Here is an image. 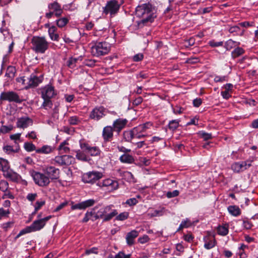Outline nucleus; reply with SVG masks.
Here are the masks:
<instances>
[{
	"label": "nucleus",
	"instance_id": "obj_1",
	"mask_svg": "<svg viewBox=\"0 0 258 258\" xmlns=\"http://www.w3.org/2000/svg\"><path fill=\"white\" fill-rule=\"evenodd\" d=\"M154 11V8L150 4H144L137 7L136 15L141 19L137 22L139 27H143L153 22L156 17Z\"/></svg>",
	"mask_w": 258,
	"mask_h": 258
},
{
	"label": "nucleus",
	"instance_id": "obj_2",
	"mask_svg": "<svg viewBox=\"0 0 258 258\" xmlns=\"http://www.w3.org/2000/svg\"><path fill=\"white\" fill-rule=\"evenodd\" d=\"M31 42L32 49L37 53H44L49 46V43L44 36H33Z\"/></svg>",
	"mask_w": 258,
	"mask_h": 258
},
{
	"label": "nucleus",
	"instance_id": "obj_3",
	"mask_svg": "<svg viewBox=\"0 0 258 258\" xmlns=\"http://www.w3.org/2000/svg\"><path fill=\"white\" fill-rule=\"evenodd\" d=\"M91 45V53L95 56L104 55L110 50V45L106 42H96Z\"/></svg>",
	"mask_w": 258,
	"mask_h": 258
},
{
	"label": "nucleus",
	"instance_id": "obj_4",
	"mask_svg": "<svg viewBox=\"0 0 258 258\" xmlns=\"http://www.w3.org/2000/svg\"><path fill=\"white\" fill-rule=\"evenodd\" d=\"M112 205L107 206L100 209L97 211L99 218H103L104 222L110 220L117 214L116 210L112 209Z\"/></svg>",
	"mask_w": 258,
	"mask_h": 258
},
{
	"label": "nucleus",
	"instance_id": "obj_5",
	"mask_svg": "<svg viewBox=\"0 0 258 258\" xmlns=\"http://www.w3.org/2000/svg\"><path fill=\"white\" fill-rule=\"evenodd\" d=\"M120 6L121 4L117 0L109 1L103 8V12L105 15L110 14L111 16H114L118 13Z\"/></svg>",
	"mask_w": 258,
	"mask_h": 258
},
{
	"label": "nucleus",
	"instance_id": "obj_6",
	"mask_svg": "<svg viewBox=\"0 0 258 258\" xmlns=\"http://www.w3.org/2000/svg\"><path fill=\"white\" fill-rule=\"evenodd\" d=\"M32 175L35 183L40 186H47L50 183L49 178L44 173L35 172Z\"/></svg>",
	"mask_w": 258,
	"mask_h": 258
},
{
	"label": "nucleus",
	"instance_id": "obj_7",
	"mask_svg": "<svg viewBox=\"0 0 258 258\" xmlns=\"http://www.w3.org/2000/svg\"><path fill=\"white\" fill-rule=\"evenodd\" d=\"M0 100L15 102L18 103H20L22 101L18 94L13 91L2 92L0 95Z\"/></svg>",
	"mask_w": 258,
	"mask_h": 258
},
{
	"label": "nucleus",
	"instance_id": "obj_8",
	"mask_svg": "<svg viewBox=\"0 0 258 258\" xmlns=\"http://www.w3.org/2000/svg\"><path fill=\"white\" fill-rule=\"evenodd\" d=\"M97 185L100 187L105 188V189L108 191H112L117 189L118 187V182L110 178L104 179L102 181H99Z\"/></svg>",
	"mask_w": 258,
	"mask_h": 258
},
{
	"label": "nucleus",
	"instance_id": "obj_9",
	"mask_svg": "<svg viewBox=\"0 0 258 258\" xmlns=\"http://www.w3.org/2000/svg\"><path fill=\"white\" fill-rule=\"evenodd\" d=\"M102 174L99 172H90L84 174L82 177L83 181L85 183H93L101 178Z\"/></svg>",
	"mask_w": 258,
	"mask_h": 258
},
{
	"label": "nucleus",
	"instance_id": "obj_10",
	"mask_svg": "<svg viewBox=\"0 0 258 258\" xmlns=\"http://www.w3.org/2000/svg\"><path fill=\"white\" fill-rule=\"evenodd\" d=\"M43 171L49 178V180L57 179L59 177V170L54 166H46L43 168Z\"/></svg>",
	"mask_w": 258,
	"mask_h": 258
},
{
	"label": "nucleus",
	"instance_id": "obj_11",
	"mask_svg": "<svg viewBox=\"0 0 258 258\" xmlns=\"http://www.w3.org/2000/svg\"><path fill=\"white\" fill-rule=\"evenodd\" d=\"M80 146L82 150L92 156L99 155L100 153V151L98 147H91L88 144L85 143L83 141H80Z\"/></svg>",
	"mask_w": 258,
	"mask_h": 258
},
{
	"label": "nucleus",
	"instance_id": "obj_12",
	"mask_svg": "<svg viewBox=\"0 0 258 258\" xmlns=\"http://www.w3.org/2000/svg\"><path fill=\"white\" fill-rule=\"evenodd\" d=\"M51 218V216H47L44 218L34 221L30 226L32 232L39 231L42 229L48 221Z\"/></svg>",
	"mask_w": 258,
	"mask_h": 258
},
{
	"label": "nucleus",
	"instance_id": "obj_13",
	"mask_svg": "<svg viewBox=\"0 0 258 258\" xmlns=\"http://www.w3.org/2000/svg\"><path fill=\"white\" fill-rule=\"evenodd\" d=\"M41 97L45 98H52L56 95L54 87L47 85L41 89Z\"/></svg>",
	"mask_w": 258,
	"mask_h": 258
},
{
	"label": "nucleus",
	"instance_id": "obj_14",
	"mask_svg": "<svg viewBox=\"0 0 258 258\" xmlns=\"http://www.w3.org/2000/svg\"><path fill=\"white\" fill-rule=\"evenodd\" d=\"M73 160V158L72 156L65 155L55 157L54 161L60 165H68L72 163Z\"/></svg>",
	"mask_w": 258,
	"mask_h": 258
},
{
	"label": "nucleus",
	"instance_id": "obj_15",
	"mask_svg": "<svg viewBox=\"0 0 258 258\" xmlns=\"http://www.w3.org/2000/svg\"><path fill=\"white\" fill-rule=\"evenodd\" d=\"M95 201L94 200L89 199L73 205L71 209L73 210L76 209L85 210L87 208L92 206L95 204Z\"/></svg>",
	"mask_w": 258,
	"mask_h": 258
},
{
	"label": "nucleus",
	"instance_id": "obj_16",
	"mask_svg": "<svg viewBox=\"0 0 258 258\" xmlns=\"http://www.w3.org/2000/svg\"><path fill=\"white\" fill-rule=\"evenodd\" d=\"M104 111L105 109L103 107H96L91 112L90 117L98 120L105 115Z\"/></svg>",
	"mask_w": 258,
	"mask_h": 258
},
{
	"label": "nucleus",
	"instance_id": "obj_17",
	"mask_svg": "<svg viewBox=\"0 0 258 258\" xmlns=\"http://www.w3.org/2000/svg\"><path fill=\"white\" fill-rule=\"evenodd\" d=\"M33 124L32 120L28 117H23L18 118L17 126L19 128H25Z\"/></svg>",
	"mask_w": 258,
	"mask_h": 258
},
{
	"label": "nucleus",
	"instance_id": "obj_18",
	"mask_svg": "<svg viewBox=\"0 0 258 258\" xmlns=\"http://www.w3.org/2000/svg\"><path fill=\"white\" fill-rule=\"evenodd\" d=\"M48 8L49 11H52L54 13L56 17L60 16L62 13L63 10L61 9V6L56 2H54L49 4L48 5Z\"/></svg>",
	"mask_w": 258,
	"mask_h": 258
},
{
	"label": "nucleus",
	"instance_id": "obj_19",
	"mask_svg": "<svg viewBox=\"0 0 258 258\" xmlns=\"http://www.w3.org/2000/svg\"><path fill=\"white\" fill-rule=\"evenodd\" d=\"M127 122L126 119L119 118L115 120L113 123L114 131L119 133L125 126Z\"/></svg>",
	"mask_w": 258,
	"mask_h": 258
},
{
	"label": "nucleus",
	"instance_id": "obj_20",
	"mask_svg": "<svg viewBox=\"0 0 258 258\" xmlns=\"http://www.w3.org/2000/svg\"><path fill=\"white\" fill-rule=\"evenodd\" d=\"M114 130L111 126H106L104 127L102 132V137L105 142H109L113 137Z\"/></svg>",
	"mask_w": 258,
	"mask_h": 258
},
{
	"label": "nucleus",
	"instance_id": "obj_21",
	"mask_svg": "<svg viewBox=\"0 0 258 258\" xmlns=\"http://www.w3.org/2000/svg\"><path fill=\"white\" fill-rule=\"evenodd\" d=\"M27 86H25L26 89L36 87L41 82L40 79L33 74L29 78H27Z\"/></svg>",
	"mask_w": 258,
	"mask_h": 258
},
{
	"label": "nucleus",
	"instance_id": "obj_22",
	"mask_svg": "<svg viewBox=\"0 0 258 258\" xmlns=\"http://www.w3.org/2000/svg\"><path fill=\"white\" fill-rule=\"evenodd\" d=\"M3 175L6 178H9L13 181H18L20 177L19 175L17 173L12 170H10V168L3 174Z\"/></svg>",
	"mask_w": 258,
	"mask_h": 258
},
{
	"label": "nucleus",
	"instance_id": "obj_23",
	"mask_svg": "<svg viewBox=\"0 0 258 258\" xmlns=\"http://www.w3.org/2000/svg\"><path fill=\"white\" fill-rule=\"evenodd\" d=\"M138 235L139 232L135 230L128 232L126 236L127 243L130 245H133L134 243V239L138 236Z\"/></svg>",
	"mask_w": 258,
	"mask_h": 258
},
{
	"label": "nucleus",
	"instance_id": "obj_24",
	"mask_svg": "<svg viewBox=\"0 0 258 258\" xmlns=\"http://www.w3.org/2000/svg\"><path fill=\"white\" fill-rule=\"evenodd\" d=\"M57 28L53 26L50 27L48 31L49 37L52 40L58 41L59 35L56 33Z\"/></svg>",
	"mask_w": 258,
	"mask_h": 258
},
{
	"label": "nucleus",
	"instance_id": "obj_25",
	"mask_svg": "<svg viewBox=\"0 0 258 258\" xmlns=\"http://www.w3.org/2000/svg\"><path fill=\"white\" fill-rule=\"evenodd\" d=\"M136 130L134 128L133 130L123 132V138L126 142H131L132 140L135 138L136 134Z\"/></svg>",
	"mask_w": 258,
	"mask_h": 258
},
{
	"label": "nucleus",
	"instance_id": "obj_26",
	"mask_svg": "<svg viewBox=\"0 0 258 258\" xmlns=\"http://www.w3.org/2000/svg\"><path fill=\"white\" fill-rule=\"evenodd\" d=\"M121 162L127 164L133 163L135 161L134 157L128 154H124L119 158Z\"/></svg>",
	"mask_w": 258,
	"mask_h": 258
},
{
	"label": "nucleus",
	"instance_id": "obj_27",
	"mask_svg": "<svg viewBox=\"0 0 258 258\" xmlns=\"http://www.w3.org/2000/svg\"><path fill=\"white\" fill-rule=\"evenodd\" d=\"M54 150V148L48 145H44L41 148L37 149L36 150V152L37 153H41V154H49L51 153Z\"/></svg>",
	"mask_w": 258,
	"mask_h": 258
},
{
	"label": "nucleus",
	"instance_id": "obj_28",
	"mask_svg": "<svg viewBox=\"0 0 258 258\" xmlns=\"http://www.w3.org/2000/svg\"><path fill=\"white\" fill-rule=\"evenodd\" d=\"M228 211L231 215L235 217L241 214V210L237 206H229L228 207Z\"/></svg>",
	"mask_w": 258,
	"mask_h": 258
},
{
	"label": "nucleus",
	"instance_id": "obj_29",
	"mask_svg": "<svg viewBox=\"0 0 258 258\" xmlns=\"http://www.w3.org/2000/svg\"><path fill=\"white\" fill-rule=\"evenodd\" d=\"M152 126V123L151 122H147L144 124H140L134 128L136 130V131H138L139 133H144Z\"/></svg>",
	"mask_w": 258,
	"mask_h": 258
},
{
	"label": "nucleus",
	"instance_id": "obj_30",
	"mask_svg": "<svg viewBox=\"0 0 258 258\" xmlns=\"http://www.w3.org/2000/svg\"><path fill=\"white\" fill-rule=\"evenodd\" d=\"M10 167V164L8 160L0 158V170L3 172V174L5 173Z\"/></svg>",
	"mask_w": 258,
	"mask_h": 258
},
{
	"label": "nucleus",
	"instance_id": "obj_31",
	"mask_svg": "<svg viewBox=\"0 0 258 258\" xmlns=\"http://www.w3.org/2000/svg\"><path fill=\"white\" fill-rule=\"evenodd\" d=\"M69 145L67 141L62 142L58 148L60 154L67 153L70 151V148L68 147Z\"/></svg>",
	"mask_w": 258,
	"mask_h": 258
},
{
	"label": "nucleus",
	"instance_id": "obj_32",
	"mask_svg": "<svg viewBox=\"0 0 258 258\" xmlns=\"http://www.w3.org/2000/svg\"><path fill=\"white\" fill-rule=\"evenodd\" d=\"M228 225L226 224L218 226L217 228L218 234L222 236L226 235L228 233Z\"/></svg>",
	"mask_w": 258,
	"mask_h": 258
},
{
	"label": "nucleus",
	"instance_id": "obj_33",
	"mask_svg": "<svg viewBox=\"0 0 258 258\" xmlns=\"http://www.w3.org/2000/svg\"><path fill=\"white\" fill-rule=\"evenodd\" d=\"M85 151H81L80 150H77L76 152V158L77 159L79 160H81L83 161H87L88 160V158L86 156V154L84 153Z\"/></svg>",
	"mask_w": 258,
	"mask_h": 258
},
{
	"label": "nucleus",
	"instance_id": "obj_34",
	"mask_svg": "<svg viewBox=\"0 0 258 258\" xmlns=\"http://www.w3.org/2000/svg\"><path fill=\"white\" fill-rule=\"evenodd\" d=\"M93 2V0H83L81 4L82 8L85 10H90Z\"/></svg>",
	"mask_w": 258,
	"mask_h": 258
},
{
	"label": "nucleus",
	"instance_id": "obj_35",
	"mask_svg": "<svg viewBox=\"0 0 258 258\" xmlns=\"http://www.w3.org/2000/svg\"><path fill=\"white\" fill-rule=\"evenodd\" d=\"M43 99V102L42 104V107L44 108L45 109H47L48 108H50L52 106V102L51 101V98H42Z\"/></svg>",
	"mask_w": 258,
	"mask_h": 258
},
{
	"label": "nucleus",
	"instance_id": "obj_36",
	"mask_svg": "<svg viewBox=\"0 0 258 258\" xmlns=\"http://www.w3.org/2000/svg\"><path fill=\"white\" fill-rule=\"evenodd\" d=\"M244 52V50L242 48L237 47L232 52L231 54L232 57L236 58L243 54Z\"/></svg>",
	"mask_w": 258,
	"mask_h": 258
},
{
	"label": "nucleus",
	"instance_id": "obj_37",
	"mask_svg": "<svg viewBox=\"0 0 258 258\" xmlns=\"http://www.w3.org/2000/svg\"><path fill=\"white\" fill-rule=\"evenodd\" d=\"M79 59L81 60L80 57H78V58L71 57V58H70L67 61L68 66L71 69L75 68L76 66V63Z\"/></svg>",
	"mask_w": 258,
	"mask_h": 258
},
{
	"label": "nucleus",
	"instance_id": "obj_38",
	"mask_svg": "<svg viewBox=\"0 0 258 258\" xmlns=\"http://www.w3.org/2000/svg\"><path fill=\"white\" fill-rule=\"evenodd\" d=\"M15 69L13 67H9L7 70L6 76L10 79L15 77Z\"/></svg>",
	"mask_w": 258,
	"mask_h": 258
},
{
	"label": "nucleus",
	"instance_id": "obj_39",
	"mask_svg": "<svg viewBox=\"0 0 258 258\" xmlns=\"http://www.w3.org/2000/svg\"><path fill=\"white\" fill-rule=\"evenodd\" d=\"M98 206H96L94 208L91 209L90 211V213H92L91 214V220L93 221L96 220L98 219H99V216H98L97 213V209H98Z\"/></svg>",
	"mask_w": 258,
	"mask_h": 258
},
{
	"label": "nucleus",
	"instance_id": "obj_40",
	"mask_svg": "<svg viewBox=\"0 0 258 258\" xmlns=\"http://www.w3.org/2000/svg\"><path fill=\"white\" fill-rule=\"evenodd\" d=\"M179 125V120L177 119L172 120L169 123L168 126L169 129L174 131L175 130Z\"/></svg>",
	"mask_w": 258,
	"mask_h": 258
},
{
	"label": "nucleus",
	"instance_id": "obj_41",
	"mask_svg": "<svg viewBox=\"0 0 258 258\" xmlns=\"http://www.w3.org/2000/svg\"><path fill=\"white\" fill-rule=\"evenodd\" d=\"M24 147L25 149L28 152H31V151H34V150L36 151V150H37L36 149L35 146L34 144H33L32 143H29V142L25 143Z\"/></svg>",
	"mask_w": 258,
	"mask_h": 258
},
{
	"label": "nucleus",
	"instance_id": "obj_42",
	"mask_svg": "<svg viewBox=\"0 0 258 258\" xmlns=\"http://www.w3.org/2000/svg\"><path fill=\"white\" fill-rule=\"evenodd\" d=\"M8 189H9V183L6 180H1L0 181V190L3 192Z\"/></svg>",
	"mask_w": 258,
	"mask_h": 258
},
{
	"label": "nucleus",
	"instance_id": "obj_43",
	"mask_svg": "<svg viewBox=\"0 0 258 258\" xmlns=\"http://www.w3.org/2000/svg\"><path fill=\"white\" fill-rule=\"evenodd\" d=\"M4 151L7 154H10L13 153H16L19 151V149H14L11 146H6L3 148Z\"/></svg>",
	"mask_w": 258,
	"mask_h": 258
},
{
	"label": "nucleus",
	"instance_id": "obj_44",
	"mask_svg": "<svg viewBox=\"0 0 258 258\" xmlns=\"http://www.w3.org/2000/svg\"><path fill=\"white\" fill-rule=\"evenodd\" d=\"M69 20L67 18H62L56 21V24L59 27H63L68 22Z\"/></svg>",
	"mask_w": 258,
	"mask_h": 258
},
{
	"label": "nucleus",
	"instance_id": "obj_45",
	"mask_svg": "<svg viewBox=\"0 0 258 258\" xmlns=\"http://www.w3.org/2000/svg\"><path fill=\"white\" fill-rule=\"evenodd\" d=\"M45 202L44 200H41L40 201H38L35 203V211L33 214H35L43 205H44Z\"/></svg>",
	"mask_w": 258,
	"mask_h": 258
},
{
	"label": "nucleus",
	"instance_id": "obj_46",
	"mask_svg": "<svg viewBox=\"0 0 258 258\" xmlns=\"http://www.w3.org/2000/svg\"><path fill=\"white\" fill-rule=\"evenodd\" d=\"M123 176L129 182H135V178L132 173L128 171L123 172Z\"/></svg>",
	"mask_w": 258,
	"mask_h": 258
},
{
	"label": "nucleus",
	"instance_id": "obj_47",
	"mask_svg": "<svg viewBox=\"0 0 258 258\" xmlns=\"http://www.w3.org/2000/svg\"><path fill=\"white\" fill-rule=\"evenodd\" d=\"M32 232L30 226H28L26 228L22 229L20 231L19 234L16 236L15 239L19 238L22 235Z\"/></svg>",
	"mask_w": 258,
	"mask_h": 258
},
{
	"label": "nucleus",
	"instance_id": "obj_48",
	"mask_svg": "<svg viewBox=\"0 0 258 258\" xmlns=\"http://www.w3.org/2000/svg\"><path fill=\"white\" fill-rule=\"evenodd\" d=\"M236 45V42L231 39L228 40L225 43V47L227 50H230Z\"/></svg>",
	"mask_w": 258,
	"mask_h": 258
},
{
	"label": "nucleus",
	"instance_id": "obj_49",
	"mask_svg": "<svg viewBox=\"0 0 258 258\" xmlns=\"http://www.w3.org/2000/svg\"><path fill=\"white\" fill-rule=\"evenodd\" d=\"M216 244L215 239L210 240L209 241L205 242L204 246L206 249H209L214 247Z\"/></svg>",
	"mask_w": 258,
	"mask_h": 258
},
{
	"label": "nucleus",
	"instance_id": "obj_50",
	"mask_svg": "<svg viewBox=\"0 0 258 258\" xmlns=\"http://www.w3.org/2000/svg\"><path fill=\"white\" fill-rule=\"evenodd\" d=\"M163 210H164V209H162L160 210H156L154 211V212L153 213H148V215L151 217H156V216H161L163 215Z\"/></svg>",
	"mask_w": 258,
	"mask_h": 258
},
{
	"label": "nucleus",
	"instance_id": "obj_51",
	"mask_svg": "<svg viewBox=\"0 0 258 258\" xmlns=\"http://www.w3.org/2000/svg\"><path fill=\"white\" fill-rule=\"evenodd\" d=\"M3 192H4V194H3V195L2 196V199H7V198H9V199H14V195L10 191L9 189H7L6 191H4Z\"/></svg>",
	"mask_w": 258,
	"mask_h": 258
},
{
	"label": "nucleus",
	"instance_id": "obj_52",
	"mask_svg": "<svg viewBox=\"0 0 258 258\" xmlns=\"http://www.w3.org/2000/svg\"><path fill=\"white\" fill-rule=\"evenodd\" d=\"M69 122L70 124L72 125H76L77 124L80 122V120L77 116H73L69 118Z\"/></svg>",
	"mask_w": 258,
	"mask_h": 258
},
{
	"label": "nucleus",
	"instance_id": "obj_53",
	"mask_svg": "<svg viewBox=\"0 0 258 258\" xmlns=\"http://www.w3.org/2000/svg\"><path fill=\"white\" fill-rule=\"evenodd\" d=\"M96 61L94 59H86L84 61V64L90 67L95 66Z\"/></svg>",
	"mask_w": 258,
	"mask_h": 258
},
{
	"label": "nucleus",
	"instance_id": "obj_54",
	"mask_svg": "<svg viewBox=\"0 0 258 258\" xmlns=\"http://www.w3.org/2000/svg\"><path fill=\"white\" fill-rule=\"evenodd\" d=\"M179 192L178 190H174L173 191H168L166 194L168 198H171L178 196Z\"/></svg>",
	"mask_w": 258,
	"mask_h": 258
},
{
	"label": "nucleus",
	"instance_id": "obj_55",
	"mask_svg": "<svg viewBox=\"0 0 258 258\" xmlns=\"http://www.w3.org/2000/svg\"><path fill=\"white\" fill-rule=\"evenodd\" d=\"M128 216V214L127 212H123L120 213L119 215H118L116 219L117 220L122 221L127 218Z\"/></svg>",
	"mask_w": 258,
	"mask_h": 258
},
{
	"label": "nucleus",
	"instance_id": "obj_56",
	"mask_svg": "<svg viewBox=\"0 0 258 258\" xmlns=\"http://www.w3.org/2000/svg\"><path fill=\"white\" fill-rule=\"evenodd\" d=\"M240 162H236L231 165L232 169L235 172H240Z\"/></svg>",
	"mask_w": 258,
	"mask_h": 258
},
{
	"label": "nucleus",
	"instance_id": "obj_57",
	"mask_svg": "<svg viewBox=\"0 0 258 258\" xmlns=\"http://www.w3.org/2000/svg\"><path fill=\"white\" fill-rule=\"evenodd\" d=\"M10 212L9 210H5L3 208H0V217L1 218L3 217H8Z\"/></svg>",
	"mask_w": 258,
	"mask_h": 258
},
{
	"label": "nucleus",
	"instance_id": "obj_58",
	"mask_svg": "<svg viewBox=\"0 0 258 258\" xmlns=\"http://www.w3.org/2000/svg\"><path fill=\"white\" fill-rule=\"evenodd\" d=\"M14 224V221H10L6 222L5 223H4L3 225V228L6 230H8V229L11 228Z\"/></svg>",
	"mask_w": 258,
	"mask_h": 258
},
{
	"label": "nucleus",
	"instance_id": "obj_59",
	"mask_svg": "<svg viewBox=\"0 0 258 258\" xmlns=\"http://www.w3.org/2000/svg\"><path fill=\"white\" fill-rule=\"evenodd\" d=\"M201 136L205 141H207L212 138V135L211 134L202 132L200 134Z\"/></svg>",
	"mask_w": 258,
	"mask_h": 258
},
{
	"label": "nucleus",
	"instance_id": "obj_60",
	"mask_svg": "<svg viewBox=\"0 0 258 258\" xmlns=\"http://www.w3.org/2000/svg\"><path fill=\"white\" fill-rule=\"evenodd\" d=\"M138 203V200L136 198H131L127 200L125 203L130 206L135 205Z\"/></svg>",
	"mask_w": 258,
	"mask_h": 258
},
{
	"label": "nucleus",
	"instance_id": "obj_61",
	"mask_svg": "<svg viewBox=\"0 0 258 258\" xmlns=\"http://www.w3.org/2000/svg\"><path fill=\"white\" fill-rule=\"evenodd\" d=\"M149 239H150L148 235H144L143 236L140 237L138 239V241L141 243L143 244V243H145L148 242L149 240Z\"/></svg>",
	"mask_w": 258,
	"mask_h": 258
},
{
	"label": "nucleus",
	"instance_id": "obj_62",
	"mask_svg": "<svg viewBox=\"0 0 258 258\" xmlns=\"http://www.w3.org/2000/svg\"><path fill=\"white\" fill-rule=\"evenodd\" d=\"M68 202H64L59 205L54 210V212H58L68 205Z\"/></svg>",
	"mask_w": 258,
	"mask_h": 258
},
{
	"label": "nucleus",
	"instance_id": "obj_63",
	"mask_svg": "<svg viewBox=\"0 0 258 258\" xmlns=\"http://www.w3.org/2000/svg\"><path fill=\"white\" fill-rule=\"evenodd\" d=\"M202 103V100L201 98H196L193 100V104L195 107H199Z\"/></svg>",
	"mask_w": 258,
	"mask_h": 258
},
{
	"label": "nucleus",
	"instance_id": "obj_64",
	"mask_svg": "<svg viewBox=\"0 0 258 258\" xmlns=\"http://www.w3.org/2000/svg\"><path fill=\"white\" fill-rule=\"evenodd\" d=\"M130 254L125 255L123 252H119L116 255L115 258H130Z\"/></svg>",
	"mask_w": 258,
	"mask_h": 258
}]
</instances>
